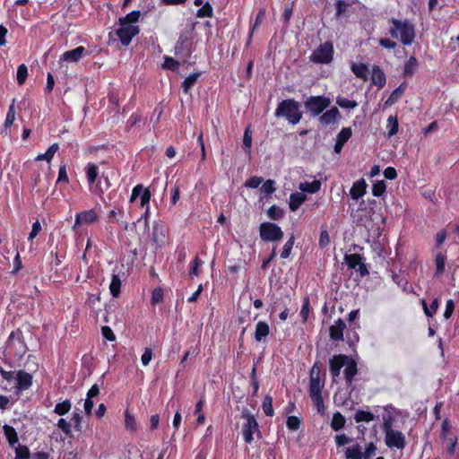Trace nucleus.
<instances>
[{"label": "nucleus", "instance_id": "49", "mask_svg": "<svg viewBox=\"0 0 459 459\" xmlns=\"http://www.w3.org/2000/svg\"><path fill=\"white\" fill-rule=\"evenodd\" d=\"M213 9L210 3H205L201 8H199L196 12V17L204 18V17H212Z\"/></svg>", "mask_w": 459, "mask_h": 459}, {"label": "nucleus", "instance_id": "20", "mask_svg": "<svg viewBox=\"0 0 459 459\" xmlns=\"http://www.w3.org/2000/svg\"><path fill=\"white\" fill-rule=\"evenodd\" d=\"M367 183L363 178L355 181L350 189L351 197L354 200H358L365 195Z\"/></svg>", "mask_w": 459, "mask_h": 459}, {"label": "nucleus", "instance_id": "56", "mask_svg": "<svg viewBox=\"0 0 459 459\" xmlns=\"http://www.w3.org/2000/svg\"><path fill=\"white\" fill-rule=\"evenodd\" d=\"M301 420L297 416H289L286 420L287 428L291 431H296L300 428Z\"/></svg>", "mask_w": 459, "mask_h": 459}, {"label": "nucleus", "instance_id": "52", "mask_svg": "<svg viewBox=\"0 0 459 459\" xmlns=\"http://www.w3.org/2000/svg\"><path fill=\"white\" fill-rule=\"evenodd\" d=\"M336 104L342 108H349V109L355 108L358 106L357 101L350 100L342 96H338L336 98Z\"/></svg>", "mask_w": 459, "mask_h": 459}, {"label": "nucleus", "instance_id": "34", "mask_svg": "<svg viewBox=\"0 0 459 459\" xmlns=\"http://www.w3.org/2000/svg\"><path fill=\"white\" fill-rule=\"evenodd\" d=\"M386 129L388 137H392L398 133L399 122L396 115L389 116L386 121Z\"/></svg>", "mask_w": 459, "mask_h": 459}, {"label": "nucleus", "instance_id": "33", "mask_svg": "<svg viewBox=\"0 0 459 459\" xmlns=\"http://www.w3.org/2000/svg\"><path fill=\"white\" fill-rule=\"evenodd\" d=\"M346 459H364L363 453L361 452V446L356 443L351 446L348 447L345 451Z\"/></svg>", "mask_w": 459, "mask_h": 459}, {"label": "nucleus", "instance_id": "46", "mask_svg": "<svg viewBox=\"0 0 459 459\" xmlns=\"http://www.w3.org/2000/svg\"><path fill=\"white\" fill-rule=\"evenodd\" d=\"M311 401L313 402V404L316 410V411L320 415H324L325 413V406L324 403L323 396L322 394L313 395L309 396Z\"/></svg>", "mask_w": 459, "mask_h": 459}, {"label": "nucleus", "instance_id": "55", "mask_svg": "<svg viewBox=\"0 0 459 459\" xmlns=\"http://www.w3.org/2000/svg\"><path fill=\"white\" fill-rule=\"evenodd\" d=\"M56 184H69V178L66 171V164H61L58 170Z\"/></svg>", "mask_w": 459, "mask_h": 459}, {"label": "nucleus", "instance_id": "28", "mask_svg": "<svg viewBox=\"0 0 459 459\" xmlns=\"http://www.w3.org/2000/svg\"><path fill=\"white\" fill-rule=\"evenodd\" d=\"M4 434L5 436L6 440L8 441L9 445L11 446H14L18 441V434L15 430V429L10 425H4L3 427Z\"/></svg>", "mask_w": 459, "mask_h": 459}, {"label": "nucleus", "instance_id": "57", "mask_svg": "<svg viewBox=\"0 0 459 459\" xmlns=\"http://www.w3.org/2000/svg\"><path fill=\"white\" fill-rule=\"evenodd\" d=\"M330 244V236L327 230L321 228L320 236L318 240V246L320 248H325Z\"/></svg>", "mask_w": 459, "mask_h": 459}, {"label": "nucleus", "instance_id": "9", "mask_svg": "<svg viewBox=\"0 0 459 459\" xmlns=\"http://www.w3.org/2000/svg\"><path fill=\"white\" fill-rule=\"evenodd\" d=\"M193 38L191 31L184 30L180 33L178 39L175 46V55L184 58L185 60L190 57L192 54Z\"/></svg>", "mask_w": 459, "mask_h": 459}, {"label": "nucleus", "instance_id": "54", "mask_svg": "<svg viewBox=\"0 0 459 459\" xmlns=\"http://www.w3.org/2000/svg\"><path fill=\"white\" fill-rule=\"evenodd\" d=\"M386 190V184L384 180H378L372 186V195L374 196H381Z\"/></svg>", "mask_w": 459, "mask_h": 459}, {"label": "nucleus", "instance_id": "11", "mask_svg": "<svg viewBox=\"0 0 459 459\" xmlns=\"http://www.w3.org/2000/svg\"><path fill=\"white\" fill-rule=\"evenodd\" d=\"M242 418L246 419V422L242 425L241 432L244 441L251 444L254 440L253 435L259 432V425L255 416L247 411L242 412Z\"/></svg>", "mask_w": 459, "mask_h": 459}, {"label": "nucleus", "instance_id": "29", "mask_svg": "<svg viewBox=\"0 0 459 459\" xmlns=\"http://www.w3.org/2000/svg\"><path fill=\"white\" fill-rule=\"evenodd\" d=\"M356 77L366 81L368 75V67L364 63L352 64L351 67Z\"/></svg>", "mask_w": 459, "mask_h": 459}, {"label": "nucleus", "instance_id": "6", "mask_svg": "<svg viewBox=\"0 0 459 459\" xmlns=\"http://www.w3.org/2000/svg\"><path fill=\"white\" fill-rule=\"evenodd\" d=\"M333 45L331 41L321 43L310 55L309 60L314 64L328 65L333 59Z\"/></svg>", "mask_w": 459, "mask_h": 459}, {"label": "nucleus", "instance_id": "23", "mask_svg": "<svg viewBox=\"0 0 459 459\" xmlns=\"http://www.w3.org/2000/svg\"><path fill=\"white\" fill-rule=\"evenodd\" d=\"M99 175V167L92 162L87 163L85 167V177L90 188L95 184Z\"/></svg>", "mask_w": 459, "mask_h": 459}, {"label": "nucleus", "instance_id": "63", "mask_svg": "<svg viewBox=\"0 0 459 459\" xmlns=\"http://www.w3.org/2000/svg\"><path fill=\"white\" fill-rule=\"evenodd\" d=\"M275 189V181L273 179L265 180L261 187V191L266 195H272Z\"/></svg>", "mask_w": 459, "mask_h": 459}, {"label": "nucleus", "instance_id": "8", "mask_svg": "<svg viewBox=\"0 0 459 459\" xmlns=\"http://www.w3.org/2000/svg\"><path fill=\"white\" fill-rule=\"evenodd\" d=\"M259 234L263 241L278 242L283 238V231L273 222H263L259 226Z\"/></svg>", "mask_w": 459, "mask_h": 459}, {"label": "nucleus", "instance_id": "32", "mask_svg": "<svg viewBox=\"0 0 459 459\" xmlns=\"http://www.w3.org/2000/svg\"><path fill=\"white\" fill-rule=\"evenodd\" d=\"M421 305L424 311V314L428 317H432L437 311L439 307V299L437 298L434 299L429 307L425 299H421Z\"/></svg>", "mask_w": 459, "mask_h": 459}, {"label": "nucleus", "instance_id": "35", "mask_svg": "<svg viewBox=\"0 0 459 459\" xmlns=\"http://www.w3.org/2000/svg\"><path fill=\"white\" fill-rule=\"evenodd\" d=\"M110 294L117 298L121 292V279L118 274L113 273L109 284Z\"/></svg>", "mask_w": 459, "mask_h": 459}, {"label": "nucleus", "instance_id": "48", "mask_svg": "<svg viewBox=\"0 0 459 459\" xmlns=\"http://www.w3.org/2000/svg\"><path fill=\"white\" fill-rule=\"evenodd\" d=\"M56 427L62 430V432L69 437H73L72 425L65 419L60 418L57 420Z\"/></svg>", "mask_w": 459, "mask_h": 459}, {"label": "nucleus", "instance_id": "58", "mask_svg": "<svg viewBox=\"0 0 459 459\" xmlns=\"http://www.w3.org/2000/svg\"><path fill=\"white\" fill-rule=\"evenodd\" d=\"M30 449L26 446L18 445L15 448V459H30Z\"/></svg>", "mask_w": 459, "mask_h": 459}, {"label": "nucleus", "instance_id": "13", "mask_svg": "<svg viewBox=\"0 0 459 459\" xmlns=\"http://www.w3.org/2000/svg\"><path fill=\"white\" fill-rule=\"evenodd\" d=\"M16 385L14 393L20 394L22 392L28 390L33 383V377L30 373L24 370L16 371Z\"/></svg>", "mask_w": 459, "mask_h": 459}, {"label": "nucleus", "instance_id": "26", "mask_svg": "<svg viewBox=\"0 0 459 459\" xmlns=\"http://www.w3.org/2000/svg\"><path fill=\"white\" fill-rule=\"evenodd\" d=\"M141 16L140 11H132L129 13H127L126 16L120 17L118 20L120 26H134V23L137 22L139 21V18Z\"/></svg>", "mask_w": 459, "mask_h": 459}, {"label": "nucleus", "instance_id": "45", "mask_svg": "<svg viewBox=\"0 0 459 459\" xmlns=\"http://www.w3.org/2000/svg\"><path fill=\"white\" fill-rule=\"evenodd\" d=\"M267 216L273 221H279L284 217V211L280 206L273 204L266 212Z\"/></svg>", "mask_w": 459, "mask_h": 459}, {"label": "nucleus", "instance_id": "39", "mask_svg": "<svg viewBox=\"0 0 459 459\" xmlns=\"http://www.w3.org/2000/svg\"><path fill=\"white\" fill-rule=\"evenodd\" d=\"M59 145L58 143L51 144L45 153H40L36 157V160H47L50 162L55 155V153L58 151Z\"/></svg>", "mask_w": 459, "mask_h": 459}, {"label": "nucleus", "instance_id": "50", "mask_svg": "<svg viewBox=\"0 0 459 459\" xmlns=\"http://www.w3.org/2000/svg\"><path fill=\"white\" fill-rule=\"evenodd\" d=\"M309 311H310V301H309V298L307 296H306L303 299V303H302V307H301L300 313H299V316H300L303 323H306L307 321Z\"/></svg>", "mask_w": 459, "mask_h": 459}, {"label": "nucleus", "instance_id": "15", "mask_svg": "<svg viewBox=\"0 0 459 459\" xmlns=\"http://www.w3.org/2000/svg\"><path fill=\"white\" fill-rule=\"evenodd\" d=\"M346 328L345 322L339 318L334 325L329 327V336L334 342L343 341V332Z\"/></svg>", "mask_w": 459, "mask_h": 459}, {"label": "nucleus", "instance_id": "5", "mask_svg": "<svg viewBox=\"0 0 459 459\" xmlns=\"http://www.w3.org/2000/svg\"><path fill=\"white\" fill-rule=\"evenodd\" d=\"M151 247L154 252L162 249L169 240V229L162 221H153L152 231L149 235Z\"/></svg>", "mask_w": 459, "mask_h": 459}, {"label": "nucleus", "instance_id": "40", "mask_svg": "<svg viewBox=\"0 0 459 459\" xmlns=\"http://www.w3.org/2000/svg\"><path fill=\"white\" fill-rule=\"evenodd\" d=\"M345 422H346V420H345L344 416L341 412L336 411L333 415V419L331 421V428L334 431H338L344 427Z\"/></svg>", "mask_w": 459, "mask_h": 459}, {"label": "nucleus", "instance_id": "3", "mask_svg": "<svg viewBox=\"0 0 459 459\" xmlns=\"http://www.w3.org/2000/svg\"><path fill=\"white\" fill-rule=\"evenodd\" d=\"M389 23L392 24L388 30L392 39H400L404 46L412 44L416 32L414 25L409 20L391 18Z\"/></svg>", "mask_w": 459, "mask_h": 459}, {"label": "nucleus", "instance_id": "25", "mask_svg": "<svg viewBox=\"0 0 459 459\" xmlns=\"http://www.w3.org/2000/svg\"><path fill=\"white\" fill-rule=\"evenodd\" d=\"M307 196L302 193H292L290 195L289 207L290 211L294 212L298 210L300 205L306 201Z\"/></svg>", "mask_w": 459, "mask_h": 459}, {"label": "nucleus", "instance_id": "4", "mask_svg": "<svg viewBox=\"0 0 459 459\" xmlns=\"http://www.w3.org/2000/svg\"><path fill=\"white\" fill-rule=\"evenodd\" d=\"M300 108V103L294 99L283 100L279 102L274 116L276 117H284L290 124L297 125L300 122L303 116Z\"/></svg>", "mask_w": 459, "mask_h": 459}, {"label": "nucleus", "instance_id": "21", "mask_svg": "<svg viewBox=\"0 0 459 459\" xmlns=\"http://www.w3.org/2000/svg\"><path fill=\"white\" fill-rule=\"evenodd\" d=\"M406 90V83H401L396 89H394L388 99L385 101L383 108H387L394 105L404 93Z\"/></svg>", "mask_w": 459, "mask_h": 459}, {"label": "nucleus", "instance_id": "30", "mask_svg": "<svg viewBox=\"0 0 459 459\" xmlns=\"http://www.w3.org/2000/svg\"><path fill=\"white\" fill-rule=\"evenodd\" d=\"M200 76H201L200 72L193 73V74H189L188 76H186L182 82L183 92L186 94L189 93L190 90L196 83V82Z\"/></svg>", "mask_w": 459, "mask_h": 459}, {"label": "nucleus", "instance_id": "44", "mask_svg": "<svg viewBox=\"0 0 459 459\" xmlns=\"http://www.w3.org/2000/svg\"><path fill=\"white\" fill-rule=\"evenodd\" d=\"M204 262L196 255L189 264V276L191 278L198 277L201 273L200 266Z\"/></svg>", "mask_w": 459, "mask_h": 459}, {"label": "nucleus", "instance_id": "41", "mask_svg": "<svg viewBox=\"0 0 459 459\" xmlns=\"http://www.w3.org/2000/svg\"><path fill=\"white\" fill-rule=\"evenodd\" d=\"M72 408V403L70 400L65 399L63 402L57 403L55 406L54 412L59 416L67 414Z\"/></svg>", "mask_w": 459, "mask_h": 459}, {"label": "nucleus", "instance_id": "64", "mask_svg": "<svg viewBox=\"0 0 459 459\" xmlns=\"http://www.w3.org/2000/svg\"><path fill=\"white\" fill-rule=\"evenodd\" d=\"M377 446L373 442H369L366 445L365 451L363 453L364 459H372V457L376 455Z\"/></svg>", "mask_w": 459, "mask_h": 459}, {"label": "nucleus", "instance_id": "24", "mask_svg": "<svg viewBox=\"0 0 459 459\" xmlns=\"http://www.w3.org/2000/svg\"><path fill=\"white\" fill-rule=\"evenodd\" d=\"M325 387V379L321 377H309L308 394L309 396L322 394Z\"/></svg>", "mask_w": 459, "mask_h": 459}, {"label": "nucleus", "instance_id": "43", "mask_svg": "<svg viewBox=\"0 0 459 459\" xmlns=\"http://www.w3.org/2000/svg\"><path fill=\"white\" fill-rule=\"evenodd\" d=\"M125 427L130 432H135L137 429V423L134 416L128 411H125Z\"/></svg>", "mask_w": 459, "mask_h": 459}, {"label": "nucleus", "instance_id": "16", "mask_svg": "<svg viewBox=\"0 0 459 459\" xmlns=\"http://www.w3.org/2000/svg\"><path fill=\"white\" fill-rule=\"evenodd\" d=\"M86 49L82 46H79L72 50L65 51L60 57L62 61H68L73 63H78L83 56Z\"/></svg>", "mask_w": 459, "mask_h": 459}, {"label": "nucleus", "instance_id": "38", "mask_svg": "<svg viewBox=\"0 0 459 459\" xmlns=\"http://www.w3.org/2000/svg\"><path fill=\"white\" fill-rule=\"evenodd\" d=\"M299 188L302 192L308 194H315L321 188V182L319 180H313L312 182H305L300 184Z\"/></svg>", "mask_w": 459, "mask_h": 459}, {"label": "nucleus", "instance_id": "31", "mask_svg": "<svg viewBox=\"0 0 459 459\" xmlns=\"http://www.w3.org/2000/svg\"><path fill=\"white\" fill-rule=\"evenodd\" d=\"M361 261H365V257L359 254H346L344 255V262L348 268L351 270L357 269L358 264H359Z\"/></svg>", "mask_w": 459, "mask_h": 459}, {"label": "nucleus", "instance_id": "53", "mask_svg": "<svg viewBox=\"0 0 459 459\" xmlns=\"http://www.w3.org/2000/svg\"><path fill=\"white\" fill-rule=\"evenodd\" d=\"M294 241L295 238L293 235H291L282 247V250L281 252V258L286 259L290 256L291 250L293 248Z\"/></svg>", "mask_w": 459, "mask_h": 459}, {"label": "nucleus", "instance_id": "59", "mask_svg": "<svg viewBox=\"0 0 459 459\" xmlns=\"http://www.w3.org/2000/svg\"><path fill=\"white\" fill-rule=\"evenodd\" d=\"M352 135L351 127H343L337 134L336 140L345 144Z\"/></svg>", "mask_w": 459, "mask_h": 459}, {"label": "nucleus", "instance_id": "37", "mask_svg": "<svg viewBox=\"0 0 459 459\" xmlns=\"http://www.w3.org/2000/svg\"><path fill=\"white\" fill-rule=\"evenodd\" d=\"M417 66H418L417 58L414 56H411L408 58V60L405 62V65L403 67V75L406 77L412 76Z\"/></svg>", "mask_w": 459, "mask_h": 459}, {"label": "nucleus", "instance_id": "61", "mask_svg": "<svg viewBox=\"0 0 459 459\" xmlns=\"http://www.w3.org/2000/svg\"><path fill=\"white\" fill-rule=\"evenodd\" d=\"M72 421L74 422V428L76 431L82 432V416L81 412L76 410L73 412Z\"/></svg>", "mask_w": 459, "mask_h": 459}, {"label": "nucleus", "instance_id": "47", "mask_svg": "<svg viewBox=\"0 0 459 459\" xmlns=\"http://www.w3.org/2000/svg\"><path fill=\"white\" fill-rule=\"evenodd\" d=\"M262 408L264 413L266 416L272 417L274 414L273 407V397L269 394L265 395L263 401Z\"/></svg>", "mask_w": 459, "mask_h": 459}, {"label": "nucleus", "instance_id": "1", "mask_svg": "<svg viewBox=\"0 0 459 459\" xmlns=\"http://www.w3.org/2000/svg\"><path fill=\"white\" fill-rule=\"evenodd\" d=\"M22 328L30 331V325L29 323L23 324L22 327L11 332L5 342L3 360L11 368H15V362L21 360L29 350L24 340Z\"/></svg>", "mask_w": 459, "mask_h": 459}, {"label": "nucleus", "instance_id": "22", "mask_svg": "<svg viewBox=\"0 0 459 459\" xmlns=\"http://www.w3.org/2000/svg\"><path fill=\"white\" fill-rule=\"evenodd\" d=\"M15 120V99L13 100L11 105L9 106L6 117L4 123V129L1 131V134L6 135L8 130L12 127L13 122Z\"/></svg>", "mask_w": 459, "mask_h": 459}, {"label": "nucleus", "instance_id": "2", "mask_svg": "<svg viewBox=\"0 0 459 459\" xmlns=\"http://www.w3.org/2000/svg\"><path fill=\"white\" fill-rule=\"evenodd\" d=\"M342 368H344L343 377L346 386L353 390L354 378L359 371L355 359L346 354L333 355L329 359V372L333 382L340 378Z\"/></svg>", "mask_w": 459, "mask_h": 459}, {"label": "nucleus", "instance_id": "18", "mask_svg": "<svg viewBox=\"0 0 459 459\" xmlns=\"http://www.w3.org/2000/svg\"><path fill=\"white\" fill-rule=\"evenodd\" d=\"M270 326L265 321H259L255 325L254 338L255 342H264L265 338L270 334Z\"/></svg>", "mask_w": 459, "mask_h": 459}, {"label": "nucleus", "instance_id": "17", "mask_svg": "<svg viewBox=\"0 0 459 459\" xmlns=\"http://www.w3.org/2000/svg\"><path fill=\"white\" fill-rule=\"evenodd\" d=\"M341 118V114L336 107L326 110L319 117V122L323 125H330L337 122Z\"/></svg>", "mask_w": 459, "mask_h": 459}, {"label": "nucleus", "instance_id": "10", "mask_svg": "<svg viewBox=\"0 0 459 459\" xmlns=\"http://www.w3.org/2000/svg\"><path fill=\"white\" fill-rule=\"evenodd\" d=\"M140 33L139 26H120L114 32L108 33L109 40L113 39V34H115L117 39L120 40V43L123 47H128L132 39Z\"/></svg>", "mask_w": 459, "mask_h": 459}, {"label": "nucleus", "instance_id": "19", "mask_svg": "<svg viewBox=\"0 0 459 459\" xmlns=\"http://www.w3.org/2000/svg\"><path fill=\"white\" fill-rule=\"evenodd\" d=\"M371 83L377 86L380 90L385 87L386 83V77L383 70L377 65H373Z\"/></svg>", "mask_w": 459, "mask_h": 459}, {"label": "nucleus", "instance_id": "51", "mask_svg": "<svg viewBox=\"0 0 459 459\" xmlns=\"http://www.w3.org/2000/svg\"><path fill=\"white\" fill-rule=\"evenodd\" d=\"M28 77V67L25 64H22L17 68V82L19 85L25 83Z\"/></svg>", "mask_w": 459, "mask_h": 459}, {"label": "nucleus", "instance_id": "60", "mask_svg": "<svg viewBox=\"0 0 459 459\" xmlns=\"http://www.w3.org/2000/svg\"><path fill=\"white\" fill-rule=\"evenodd\" d=\"M163 290L160 287L155 288L152 292L151 302L152 305H157L163 301Z\"/></svg>", "mask_w": 459, "mask_h": 459}, {"label": "nucleus", "instance_id": "12", "mask_svg": "<svg viewBox=\"0 0 459 459\" xmlns=\"http://www.w3.org/2000/svg\"><path fill=\"white\" fill-rule=\"evenodd\" d=\"M385 443L389 448L404 449L406 446L405 436L399 430H391L385 433Z\"/></svg>", "mask_w": 459, "mask_h": 459}, {"label": "nucleus", "instance_id": "42", "mask_svg": "<svg viewBox=\"0 0 459 459\" xmlns=\"http://www.w3.org/2000/svg\"><path fill=\"white\" fill-rule=\"evenodd\" d=\"M375 415L368 411L358 410L354 415V420L357 423L359 422H369L374 420Z\"/></svg>", "mask_w": 459, "mask_h": 459}, {"label": "nucleus", "instance_id": "62", "mask_svg": "<svg viewBox=\"0 0 459 459\" xmlns=\"http://www.w3.org/2000/svg\"><path fill=\"white\" fill-rule=\"evenodd\" d=\"M393 425H394V417L390 414L384 415L383 416V424H382V429H383L384 433L394 430Z\"/></svg>", "mask_w": 459, "mask_h": 459}, {"label": "nucleus", "instance_id": "14", "mask_svg": "<svg viewBox=\"0 0 459 459\" xmlns=\"http://www.w3.org/2000/svg\"><path fill=\"white\" fill-rule=\"evenodd\" d=\"M98 220L99 215L94 209L82 211L75 214V221L74 228L82 224L94 223L98 221Z\"/></svg>", "mask_w": 459, "mask_h": 459}, {"label": "nucleus", "instance_id": "7", "mask_svg": "<svg viewBox=\"0 0 459 459\" xmlns=\"http://www.w3.org/2000/svg\"><path fill=\"white\" fill-rule=\"evenodd\" d=\"M331 104V100L324 95L310 96L304 101L306 111L312 117L319 116Z\"/></svg>", "mask_w": 459, "mask_h": 459}, {"label": "nucleus", "instance_id": "27", "mask_svg": "<svg viewBox=\"0 0 459 459\" xmlns=\"http://www.w3.org/2000/svg\"><path fill=\"white\" fill-rule=\"evenodd\" d=\"M446 256L444 253L438 252L436 255V257H435L436 270L434 273V277L438 278L444 273L445 267H446Z\"/></svg>", "mask_w": 459, "mask_h": 459}, {"label": "nucleus", "instance_id": "36", "mask_svg": "<svg viewBox=\"0 0 459 459\" xmlns=\"http://www.w3.org/2000/svg\"><path fill=\"white\" fill-rule=\"evenodd\" d=\"M264 19H265V10L260 9L255 16V22L251 26L248 39H247V44H249L251 42L255 30L257 29L263 23Z\"/></svg>", "mask_w": 459, "mask_h": 459}]
</instances>
